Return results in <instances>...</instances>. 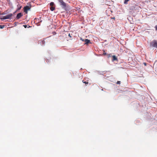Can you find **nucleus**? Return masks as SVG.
Segmentation results:
<instances>
[{
  "label": "nucleus",
  "mask_w": 157,
  "mask_h": 157,
  "mask_svg": "<svg viewBox=\"0 0 157 157\" xmlns=\"http://www.w3.org/2000/svg\"><path fill=\"white\" fill-rule=\"evenodd\" d=\"M59 2H60L61 5H62L63 7L66 6L65 3L63 1L60 0Z\"/></svg>",
  "instance_id": "nucleus-5"
},
{
  "label": "nucleus",
  "mask_w": 157,
  "mask_h": 157,
  "mask_svg": "<svg viewBox=\"0 0 157 157\" xmlns=\"http://www.w3.org/2000/svg\"><path fill=\"white\" fill-rule=\"evenodd\" d=\"M129 0H125L124 2V3L125 4H127V2Z\"/></svg>",
  "instance_id": "nucleus-10"
},
{
  "label": "nucleus",
  "mask_w": 157,
  "mask_h": 157,
  "mask_svg": "<svg viewBox=\"0 0 157 157\" xmlns=\"http://www.w3.org/2000/svg\"><path fill=\"white\" fill-rule=\"evenodd\" d=\"M82 82L83 83H88V82H84V81L83 80L82 81Z\"/></svg>",
  "instance_id": "nucleus-14"
},
{
  "label": "nucleus",
  "mask_w": 157,
  "mask_h": 157,
  "mask_svg": "<svg viewBox=\"0 0 157 157\" xmlns=\"http://www.w3.org/2000/svg\"><path fill=\"white\" fill-rule=\"evenodd\" d=\"M50 9L51 11H53L55 10V7L52 6L50 7Z\"/></svg>",
  "instance_id": "nucleus-8"
},
{
  "label": "nucleus",
  "mask_w": 157,
  "mask_h": 157,
  "mask_svg": "<svg viewBox=\"0 0 157 157\" xmlns=\"http://www.w3.org/2000/svg\"><path fill=\"white\" fill-rule=\"evenodd\" d=\"M24 26L25 27H25H26V25H24Z\"/></svg>",
  "instance_id": "nucleus-16"
},
{
  "label": "nucleus",
  "mask_w": 157,
  "mask_h": 157,
  "mask_svg": "<svg viewBox=\"0 0 157 157\" xmlns=\"http://www.w3.org/2000/svg\"><path fill=\"white\" fill-rule=\"evenodd\" d=\"M120 81H118L117 82V83L118 84H120Z\"/></svg>",
  "instance_id": "nucleus-13"
},
{
  "label": "nucleus",
  "mask_w": 157,
  "mask_h": 157,
  "mask_svg": "<svg viewBox=\"0 0 157 157\" xmlns=\"http://www.w3.org/2000/svg\"><path fill=\"white\" fill-rule=\"evenodd\" d=\"M30 8L29 6H27L24 7V11L26 13H27V11L29 10Z\"/></svg>",
  "instance_id": "nucleus-3"
},
{
  "label": "nucleus",
  "mask_w": 157,
  "mask_h": 157,
  "mask_svg": "<svg viewBox=\"0 0 157 157\" xmlns=\"http://www.w3.org/2000/svg\"><path fill=\"white\" fill-rule=\"evenodd\" d=\"M150 45L152 47L157 48V41L155 40L153 41L151 43Z\"/></svg>",
  "instance_id": "nucleus-2"
},
{
  "label": "nucleus",
  "mask_w": 157,
  "mask_h": 157,
  "mask_svg": "<svg viewBox=\"0 0 157 157\" xmlns=\"http://www.w3.org/2000/svg\"><path fill=\"white\" fill-rule=\"evenodd\" d=\"M4 25H0V29H3V28H4Z\"/></svg>",
  "instance_id": "nucleus-11"
},
{
  "label": "nucleus",
  "mask_w": 157,
  "mask_h": 157,
  "mask_svg": "<svg viewBox=\"0 0 157 157\" xmlns=\"http://www.w3.org/2000/svg\"><path fill=\"white\" fill-rule=\"evenodd\" d=\"M155 30L157 31V25L155 26Z\"/></svg>",
  "instance_id": "nucleus-12"
},
{
  "label": "nucleus",
  "mask_w": 157,
  "mask_h": 157,
  "mask_svg": "<svg viewBox=\"0 0 157 157\" xmlns=\"http://www.w3.org/2000/svg\"><path fill=\"white\" fill-rule=\"evenodd\" d=\"M69 36H70V37H71V36L70 35V34H69Z\"/></svg>",
  "instance_id": "nucleus-15"
},
{
  "label": "nucleus",
  "mask_w": 157,
  "mask_h": 157,
  "mask_svg": "<svg viewBox=\"0 0 157 157\" xmlns=\"http://www.w3.org/2000/svg\"><path fill=\"white\" fill-rule=\"evenodd\" d=\"M22 16V14L21 13H19L17 14L16 18L17 19H19L20 18L21 16Z\"/></svg>",
  "instance_id": "nucleus-4"
},
{
  "label": "nucleus",
  "mask_w": 157,
  "mask_h": 157,
  "mask_svg": "<svg viewBox=\"0 0 157 157\" xmlns=\"http://www.w3.org/2000/svg\"><path fill=\"white\" fill-rule=\"evenodd\" d=\"M54 5V3L53 2H51L50 4V5L51 6H53Z\"/></svg>",
  "instance_id": "nucleus-9"
},
{
  "label": "nucleus",
  "mask_w": 157,
  "mask_h": 157,
  "mask_svg": "<svg viewBox=\"0 0 157 157\" xmlns=\"http://www.w3.org/2000/svg\"><path fill=\"white\" fill-rule=\"evenodd\" d=\"M117 58L115 56H113V60L114 61L117 60Z\"/></svg>",
  "instance_id": "nucleus-7"
},
{
  "label": "nucleus",
  "mask_w": 157,
  "mask_h": 157,
  "mask_svg": "<svg viewBox=\"0 0 157 157\" xmlns=\"http://www.w3.org/2000/svg\"><path fill=\"white\" fill-rule=\"evenodd\" d=\"M144 64H145V65H146V63H144Z\"/></svg>",
  "instance_id": "nucleus-17"
},
{
  "label": "nucleus",
  "mask_w": 157,
  "mask_h": 157,
  "mask_svg": "<svg viewBox=\"0 0 157 157\" xmlns=\"http://www.w3.org/2000/svg\"><path fill=\"white\" fill-rule=\"evenodd\" d=\"M13 16V14L10 13L7 14L6 16H3L2 17L0 18V19L2 20L6 19H10L11 18V17Z\"/></svg>",
  "instance_id": "nucleus-1"
},
{
  "label": "nucleus",
  "mask_w": 157,
  "mask_h": 157,
  "mask_svg": "<svg viewBox=\"0 0 157 157\" xmlns=\"http://www.w3.org/2000/svg\"><path fill=\"white\" fill-rule=\"evenodd\" d=\"M85 44H88L90 42V40L88 39H86L85 40Z\"/></svg>",
  "instance_id": "nucleus-6"
}]
</instances>
